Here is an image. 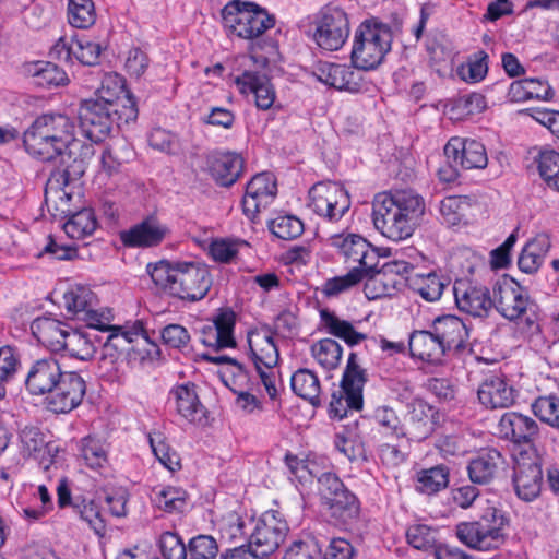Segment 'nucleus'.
I'll list each match as a JSON object with an SVG mask.
<instances>
[{
  "mask_svg": "<svg viewBox=\"0 0 559 559\" xmlns=\"http://www.w3.org/2000/svg\"><path fill=\"white\" fill-rule=\"evenodd\" d=\"M169 399L177 414L185 420L200 423L204 418L205 408L200 402L194 384L188 382L174 386Z\"/></svg>",
  "mask_w": 559,
  "mask_h": 559,
  "instance_id": "nucleus-31",
  "label": "nucleus"
},
{
  "mask_svg": "<svg viewBox=\"0 0 559 559\" xmlns=\"http://www.w3.org/2000/svg\"><path fill=\"white\" fill-rule=\"evenodd\" d=\"M488 72V55L480 50L469 56L465 62L456 69L457 76L469 84H475L485 79Z\"/></svg>",
  "mask_w": 559,
  "mask_h": 559,
  "instance_id": "nucleus-53",
  "label": "nucleus"
},
{
  "mask_svg": "<svg viewBox=\"0 0 559 559\" xmlns=\"http://www.w3.org/2000/svg\"><path fill=\"white\" fill-rule=\"evenodd\" d=\"M486 503L488 506L478 521L462 522L455 527L457 539L468 548L478 551L498 549L506 540L507 518L489 500H486Z\"/></svg>",
  "mask_w": 559,
  "mask_h": 559,
  "instance_id": "nucleus-6",
  "label": "nucleus"
},
{
  "mask_svg": "<svg viewBox=\"0 0 559 559\" xmlns=\"http://www.w3.org/2000/svg\"><path fill=\"white\" fill-rule=\"evenodd\" d=\"M322 549L312 536L294 540L286 549L283 559H321Z\"/></svg>",
  "mask_w": 559,
  "mask_h": 559,
  "instance_id": "nucleus-63",
  "label": "nucleus"
},
{
  "mask_svg": "<svg viewBox=\"0 0 559 559\" xmlns=\"http://www.w3.org/2000/svg\"><path fill=\"white\" fill-rule=\"evenodd\" d=\"M212 280L205 265L195 263H177V274L171 286V295L191 301L205 297Z\"/></svg>",
  "mask_w": 559,
  "mask_h": 559,
  "instance_id": "nucleus-16",
  "label": "nucleus"
},
{
  "mask_svg": "<svg viewBox=\"0 0 559 559\" xmlns=\"http://www.w3.org/2000/svg\"><path fill=\"white\" fill-rule=\"evenodd\" d=\"M269 228L277 238L292 240L302 234L304 224L294 215H280L270 222Z\"/></svg>",
  "mask_w": 559,
  "mask_h": 559,
  "instance_id": "nucleus-62",
  "label": "nucleus"
},
{
  "mask_svg": "<svg viewBox=\"0 0 559 559\" xmlns=\"http://www.w3.org/2000/svg\"><path fill=\"white\" fill-rule=\"evenodd\" d=\"M91 99H99L109 107L118 108L119 118L126 123L135 121L138 118L136 99L127 88L124 78L118 73H105L95 97Z\"/></svg>",
  "mask_w": 559,
  "mask_h": 559,
  "instance_id": "nucleus-15",
  "label": "nucleus"
},
{
  "mask_svg": "<svg viewBox=\"0 0 559 559\" xmlns=\"http://www.w3.org/2000/svg\"><path fill=\"white\" fill-rule=\"evenodd\" d=\"M409 350L413 357L430 364H440L448 354L444 345L430 331H415L409 336Z\"/></svg>",
  "mask_w": 559,
  "mask_h": 559,
  "instance_id": "nucleus-36",
  "label": "nucleus"
},
{
  "mask_svg": "<svg viewBox=\"0 0 559 559\" xmlns=\"http://www.w3.org/2000/svg\"><path fill=\"white\" fill-rule=\"evenodd\" d=\"M241 64L246 67L243 72L235 76V84L240 94L245 96H255L257 91L260 90V83L266 79V74L261 72V69L266 66L264 58H257L253 56H245L241 59Z\"/></svg>",
  "mask_w": 559,
  "mask_h": 559,
  "instance_id": "nucleus-39",
  "label": "nucleus"
},
{
  "mask_svg": "<svg viewBox=\"0 0 559 559\" xmlns=\"http://www.w3.org/2000/svg\"><path fill=\"white\" fill-rule=\"evenodd\" d=\"M80 457L87 467L100 472L108 464V445L99 438L87 436L80 441Z\"/></svg>",
  "mask_w": 559,
  "mask_h": 559,
  "instance_id": "nucleus-45",
  "label": "nucleus"
},
{
  "mask_svg": "<svg viewBox=\"0 0 559 559\" xmlns=\"http://www.w3.org/2000/svg\"><path fill=\"white\" fill-rule=\"evenodd\" d=\"M512 481L518 497L523 501L537 498L543 485V473L537 457L527 453L515 456Z\"/></svg>",
  "mask_w": 559,
  "mask_h": 559,
  "instance_id": "nucleus-20",
  "label": "nucleus"
},
{
  "mask_svg": "<svg viewBox=\"0 0 559 559\" xmlns=\"http://www.w3.org/2000/svg\"><path fill=\"white\" fill-rule=\"evenodd\" d=\"M409 407V427L406 436L413 440H424L435 430L439 419L438 412L423 400H414Z\"/></svg>",
  "mask_w": 559,
  "mask_h": 559,
  "instance_id": "nucleus-34",
  "label": "nucleus"
},
{
  "mask_svg": "<svg viewBox=\"0 0 559 559\" xmlns=\"http://www.w3.org/2000/svg\"><path fill=\"white\" fill-rule=\"evenodd\" d=\"M331 246L335 248L347 263H357L352 269H362L368 274L379 262V252L370 242L357 234H337L330 238Z\"/></svg>",
  "mask_w": 559,
  "mask_h": 559,
  "instance_id": "nucleus-17",
  "label": "nucleus"
},
{
  "mask_svg": "<svg viewBox=\"0 0 559 559\" xmlns=\"http://www.w3.org/2000/svg\"><path fill=\"white\" fill-rule=\"evenodd\" d=\"M248 247V242L240 239L217 238L209 247L211 258L219 263H231L236 261L239 252Z\"/></svg>",
  "mask_w": 559,
  "mask_h": 559,
  "instance_id": "nucleus-54",
  "label": "nucleus"
},
{
  "mask_svg": "<svg viewBox=\"0 0 559 559\" xmlns=\"http://www.w3.org/2000/svg\"><path fill=\"white\" fill-rule=\"evenodd\" d=\"M245 159L236 152H215L207 156L206 169L214 181L223 187L234 185L242 175Z\"/></svg>",
  "mask_w": 559,
  "mask_h": 559,
  "instance_id": "nucleus-27",
  "label": "nucleus"
},
{
  "mask_svg": "<svg viewBox=\"0 0 559 559\" xmlns=\"http://www.w3.org/2000/svg\"><path fill=\"white\" fill-rule=\"evenodd\" d=\"M321 325L326 333L342 338L350 346L357 345L366 338L354 325L326 309L320 311Z\"/></svg>",
  "mask_w": 559,
  "mask_h": 559,
  "instance_id": "nucleus-43",
  "label": "nucleus"
},
{
  "mask_svg": "<svg viewBox=\"0 0 559 559\" xmlns=\"http://www.w3.org/2000/svg\"><path fill=\"white\" fill-rule=\"evenodd\" d=\"M408 263L406 262H391L383 265L377 273L366 276L364 280L365 296L370 299H378L386 296H392L403 284V278L400 276L402 273L408 271Z\"/></svg>",
  "mask_w": 559,
  "mask_h": 559,
  "instance_id": "nucleus-24",
  "label": "nucleus"
},
{
  "mask_svg": "<svg viewBox=\"0 0 559 559\" xmlns=\"http://www.w3.org/2000/svg\"><path fill=\"white\" fill-rule=\"evenodd\" d=\"M509 96L516 103L530 99L550 100L554 91L548 82L530 78L513 82L509 88Z\"/></svg>",
  "mask_w": 559,
  "mask_h": 559,
  "instance_id": "nucleus-40",
  "label": "nucleus"
},
{
  "mask_svg": "<svg viewBox=\"0 0 559 559\" xmlns=\"http://www.w3.org/2000/svg\"><path fill=\"white\" fill-rule=\"evenodd\" d=\"M486 106V99L481 94L471 93L450 100L445 105L444 114L451 120L460 121L483 112Z\"/></svg>",
  "mask_w": 559,
  "mask_h": 559,
  "instance_id": "nucleus-42",
  "label": "nucleus"
},
{
  "mask_svg": "<svg viewBox=\"0 0 559 559\" xmlns=\"http://www.w3.org/2000/svg\"><path fill=\"white\" fill-rule=\"evenodd\" d=\"M551 248V239L547 233H539L523 247L519 259V269L526 274L536 273Z\"/></svg>",
  "mask_w": 559,
  "mask_h": 559,
  "instance_id": "nucleus-35",
  "label": "nucleus"
},
{
  "mask_svg": "<svg viewBox=\"0 0 559 559\" xmlns=\"http://www.w3.org/2000/svg\"><path fill=\"white\" fill-rule=\"evenodd\" d=\"M19 441L21 454L35 460L44 469H48L61 452L57 442L48 440L47 436L33 425H26L21 429Z\"/></svg>",
  "mask_w": 559,
  "mask_h": 559,
  "instance_id": "nucleus-19",
  "label": "nucleus"
},
{
  "mask_svg": "<svg viewBox=\"0 0 559 559\" xmlns=\"http://www.w3.org/2000/svg\"><path fill=\"white\" fill-rule=\"evenodd\" d=\"M412 285L424 300L435 302L441 298L448 280L438 272L420 273L414 275Z\"/></svg>",
  "mask_w": 559,
  "mask_h": 559,
  "instance_id": "nucleus-44",
  "label": "nucleus"
},
{
  "mask_svg": "<svg viewBox=\"0 0 559 559\" xmlns=\"http://www.w3.org/2000/svg\"><path fill=\"white\" fill-rule=\"evenodd\" d=\"M366 276L367 274L364 273L362 269H350L344 275L325 281L322 286V293L328 297H336L343 293L349 292Z\"/></svg>",
  "mask_w": 559,
  "mask_h": 559,
  "instance_id": "nucleus-55",
  "label": "nucleus"
},
{
  "mask_svg": "<svg viewBox=\"0 0 559 559\" xmlns=\"http://www.w3.org/2000/svg\"><path fill=\"white\" fill-rule=\"evenodd\" d=\"M146 274L157 288L167 290L171 294L173 282H175L177 274V264L171 265L166 260L148 263L146 265Z\"/></svg>",
  "mask_w": 559,
  "mask_h": 559,
  "instance_id": "nucleus-60",
  "label": "nucleus"
},
{
  "mask_svg": "<svg viewBox=\"0 0 559 559\" xmlns=\"http://www.w3.org/2000/svg\"><path fill=\"white\" fill-rule=\"evenodd\" d=\"M343 355L342 346L332 338H323L312 344L311 356L325 370L338 367Z\"/></svg>",
  "mask_w": 559,
  "mask_h": 559,
  "instance_id": "nucleus-52",
  "label": "nucleus"
},
{
  "mask_svg": "<svg viewBox=\"0 0 559 559\" xmlns=\"http://www.w3.org/2000/svg\"><path fill=\"white\" fill-rule=\"evenodd\" d=\"M219 547L217 540L205 534L192 537L188 544V554L190 559H215Z\"/></svg>",
  "mask_w": 559,
  "mask_h": 559,
  "instance_id": "nucleus-64",
  "label": "nucleus"
},
{
  "mask_svg": "<svg viewBox=\"0 0 559 559\" xmlns=\"http://www.w3.org/2000/svg\"><path fill=\"white\" fill-rule=\"evenodd\" d=\"M33 76L35 84L43 87L60 86L68 82L67 73L47 61H38L34 64Z\"/></svg>",
  "mask_w": 559,
  "mask_h": 559,
  "instance_id": "nucleus-58",
  "label": "nucleus"
},
{
  "mask_svg": "<svg viewBox=\"0 0 559 559\" xmlns=\"http://www.w3.org/2000/svg\"><path fill=\"white\" fill-rule=\"evenodd\" d=\"M537 168L548 188L559 191V153L554 150L542 151Z\"/></svg>",
  "mask_w": 559,
  "mask_h": 559,
  "instance_id": "nucleus-57",
  "label": "nucleus"
},
{
  "mask_svg": "<svg viewBox=\"0 0 559 559\" xmlns=\"http://www.w3.org/2000/svg\"><path fill=\"white\" fill-rule=\"evenodd\" d=\"M147 439L153 455L166 469L171 473L180 469V456L170 447L163 427H157L150 431Z\"/></svg>",
  "mask_w": 559,
  "mask_h": 559,
  "instance_id": "nucleus-41",
  "label": "nucleus"
},
{
  "mask_svg": "<svg viewBox=\"0 0 559 559\" xmlns=\"http://www.w3.org/2000/svg\"><path fill=\"white\" fill-rule=\"evenodd\" d=\"M102 52V46L87 36L74 37L72 39L73 61L82 64L94 66L97 63Z\"/></svg>",
  "mask_w": 559,
  "mask_h": 559,
  "instance_id": "nucleus-61",
  "label": "nucleus"
},
{
  "mask_svg": "<svg viewBox=\"0 0 559 559\" xmlns=\"http://www.w3.org/2000/svg\"><path fill=\"white\" fill-rule=\"evenodd\" d=\"M96 20L92 0H68V21L76 28H87Z\"/></svg>",
  "mask_w": 559,
  "mask_h": 559,
  "instance_id": "nucleus-56",
  "label": "nucleus"
},
{
  "mask_svg": "<svg viewBox=\"0 0 559 559\" xmlns=\"http://www.w3.org/2000/svg\"><path fill=\"white\" fill-rule=\"evenodd\" d=\"M471 204L463 197H447L440 202V217L443 224L448 226H459L467 223V214Z\"/></svg>",
  "mask_w": 559,
  "mask_h": 559,
  "instance_id": "nucleus-50",
  "label": "nucleus"
},
{
  "mask_svg": "<svg viewBox=\"0 0 559 559\" xmlns=\"http://www.w3.org/2000/svg\"><path fill=\"white\" fill-rule=\"evenodd\" d=\"M98 222L92 209H82L69 216L63 224L64 233L72 239H84L97 228Z\"/></svg>",
  "mask_w": 559,
  "mask_h": 559,
  "instance_id": "nucleus-48",
  "label": "nucleus"
},
{
  "mask_svg": "<svg viewBox=\"0 0 559 559\" xmlns=\"http://www.w3.org/2000/svg\"><path fill=\"white\" fill-rule=\"evenodd\" d=\"M85 392L84 379L75 371H64L47 395V407L56 414L69 413L81 404Z\"/></svg>",
  "mask_w": 559,
  "mask_h": 559,
  "instance_id": "nucleus-18",
  "label": "nucleus"
},
{
  "mask_svg": "<svg viewBox=\"0 0 559 559\" xmlns=\"http://www.w3.org/2000/svg\"><path fill=\"white\" fill-rule=\"evenodd\" d=\"M431 330L448 353L465 347L468 331L459 317L453 314L437 317L432 321Z\"/></svg>",
  "mask_w": 559,
  "mask_h": 559,
  "instance_id": "nucleus-29",
  "label": "nucleus"
},
{
  "mask_svg": "<svg viewBox=\"0 0 559 559\" xmlns=\"http://www.w3.org/2000/svg\"><path fill=\"white\" fill-rule=\"evenodd\" d=\"M424 213L423 198L412 191H399L394 194L382 192L372 201L374 228L392 241L409 238Z\"/></svg>",
  "mask_w": 559,
  "mask_h": 559,
  "instance_id": "nucleus-2",
  "label": "nucleus"
},
{
  "mask_svg": "<svg viewBox=\"0 0 559 559\" xmlns=\"http://www.w3.org/2000/svg\"><path fill=\"white\" fill-rule=\"evenodd\" d=\"M78 320L83 321L90 329L110 332L102 354V364L111 365L108 370H117L115 365L119 360L123 361V354H129L130 345L140 337V320H135L131 328L110 325V311H99L95 307H90Z\"/></svg>",
  "mask_w": 559,
  "mask_h": 559,
  "instance_id": "nucleus-7",
  "label": "nucleus"
},
{
  "mask_svg": "<svg viewBox=\"0 0 559 559\" xmlns=\"http://www.w3.org/2000/svg\"><path fill=\"white\" fill-rule=\"evenodd\" d=\"M492 306L506 319H524L530 328L537 329V306L530 299L525 288L508 275L492 286Z\"/></svg>",
  "mask_w": 559,
  "mask_h": 559,
  "instance_id": "nucleus-8",
  "label": "nucleus"
},
{
  "mask_svg": "<svg viewBox=\"0 0 559 559\" xmlns=\"http://www.w3.org/2000/svg\"><path fill=\"white\" fill-rule=\"evenodd\" d=\"M236 318L230 310H221L214 318L201 328V342L213 349L234 348Z\"/></svg>",
  "mask_w": 559,
  "mask_h": 559,
  "instance_id": "nucleus-25",
  "label": "nucleus"
},
{
  "mask_svg": "<svg viewBox=\"0 0 559 559\" xmlns=\"http://www.w3.org/2000/svg\"><path fill=\"white\" fill-rule=\"evenodd\" d=\"M249 356L270 399L280 392L281 382L275 367L280 360L276 333L269 326H255L247 332Z\"/></svg>",
  "mask_w": 559,
  "mask_h": 559,
  "instance_id": "nucleus-5",
  "label": "nucleus"
},
{
  "mask_svg": "<svg viewBox=\"0 0 559 559\" xmlns=\"http://www.w3.org/2000/svg\"><path fill=\"white\" fill-rule=\"evenodd\" d=\"M453 294L460 311L473 317H485L492 307V296L487 287L467 280H456Z\"/></svg>",
  "mask_w": 559,
  "mask_h": 559,
  "instance_id": "nucleus-21",
  "label": "nucleus"
},
{
  "mask_svg": "<svg viewBox=\"0 0 559 559\" xmlns=\"http://www.w3.org/2000/svg\"><path fill=\"white\" fill-rule=\"evenodd\" d=\"M392 34L390 27L377 19L362 21L355 29L350 61L358 70H373L381 64L391 50Z\"/></svg>",
  "mask_w": 559,
  "mask_h": 559,
  "instance_id": "nucleus-4",
  "label": "nucleus"
},
{
  "mask_svg": "<svg viewBox=\"0 0 559 559\" xmlns=\"http://www.w3.org/2000/svg\"><path fill=\"white\" fill-rule=\"evenodd\" d=\"M503 465V459L495 449H488L474 457L468 466V476L474 484L490 483Z\"/></svg>",
  "mask_w": 559,
  "mask_h": 559,
  "instance_id": "nucleus-37",
  "label": "nucleus"
},
{
  "mask_svg": "<svg viewBox=\"0 0 559 559\" xmlns=\"http://www.w3.org/2000/svg\"><path fill=\"white\" fill-rule=\"evenodd\" d=\"M349 32L348 14L341 7L330 4L318 14L311 37L321 49L336 51L344 46Z\"/></svg>",
  "mask_w": 559,
  "mask_h": 559,
  "instance_id": "nucleus-11",
  "label": "nucleus"
},
{
  "mask_svg": "<svg viewBox=\"0 0 559 559\" xmlns=\"http://www.w3.org/2000/svg\"><path fill=\"white\" fill-rule=\"evenodd\" d=\"M477 395L487 408H506L513 404L515 391L503 376L490 374L480 383Z\"/></svg>",
  "mask_w": 559,
  "mask_h": 559,
  "instance_id": "nucleus-28",
  "label": "nucleus"
},
{
  "mask_svg": "<svg viewBox=\"0 0 559 559\" xmlns=\"http://www.w3.org/2000/svg\"><path fill=\"white\" fill-rule=\"evenodd\" d=\"M499 435L513 442H528L538 433V425L528 416L509 412L501 416L498 424Z\"/></svg>",
  "mask_w": 559,
  "mask_h": 559,
  "instance_id": "nucleus-32",
  "label": "nucleus"
},
{
  "mask_svg": "<svg viewBox=\"0 0 559 559\" xmlns=\"http://www.w3.org/2000/svg\"><path fill=\"white\" fill-rule=\"evenodd\" d=\"M444 155L453 165L465 169H483L488 164L484 144L473 139L451 138L444 146Z\"/></svg>",
  "mask_w": 559,
  "mask_h": 559,
  "instance_id": "nucleus-23",
  "label": "nucleus"
},
{
  "mask_svg": "<svg viewBox=\"0 0 559 559\" xmlns=\"http://www.w3.org/2000/svg\"><path fill=\"white\" fill-rule=\"evenodd\" d=\"M308 206L319 216L335 222L349 210L350 198L337 182H318L309 191Z\"/></svg>",
  "mask_w": 559,
  "mask_h": 559,
  "instance_id": "nucleus-14",
  "label": "nucleus"
},
{
  "mask_svg": "<svg viewBox=\"0 0 559 559\" xmlns=\"http://www.w3.org/2000/svg\"><path fill=\"white\" fill-rule=\"evenodd\" d=\"M277 194L276 178L272 173L264 171L255 175L248 182L242 200L245 214L253 218L260 211L266 209Z\"/></svg>",
  "mask_w": 559,
  "mask_h": 559,
  "instance_id": "nucleus-22",
  "label": "nucleus"
},
{
  "mask_svg": "<svg viewBox=\"0 0 559 559\" xmlns=\"http://www.w3.org/2000/svg\"><path fill=\"white\" fill-rule=\"evenodd\" d=\"M119 109L106 105L99 99H85L79 110L80 130L82 135L91 143H100L107 139L116 120Z\"/></svg>",
  "mask_w": 559,
  "mask_h": 559,
  "instance_id": "nucleus-12",
  "label": "nucleus"
},
{
  "mask_svg": "<svg viewBox=\"0 0 559 559\" xmlns=\"http://www.w3.org/2000/svg\"><path fill=\"white\" fill-rule=\"evenodd\" d=\"M366 382L365 372L352 353L343 374L341 385L332 392L329 405L330 416L342 419L349 411H359L362 407V389Z\"/></svg>",
  "mask_w": 559,
  "mask_h": 559,
  "instance_id": "nucleus-9",
  "label": "nucleus"
},
{
  "mask_svg": "<svg viewBox=\"0 0 559 559\" xmlns=\"http://www.w3.org/2000/svg\"><path fill=\"white\" fill-rule=\"evenodd\" d=\"M154 506L166 512L181 510L185 506V492L176 487H160L151 496Z\"/></svg>",
  "mask_w": 559,
  "mask_h": 559,
  "instance_id": "nucleus-59",
  "label": "nucleus"
},
{
  "mask_svg": "<svg viewBox=\"0 0 559 559\" xmlns=\"http://www.w3.org/2000/svg\"><path fill=\"white\" fill-rule=\"evenodd\" d=\"M98 343L95 333L70 328L61 352H66L71 358L87 361L94 357Z\"/></svg>",
  "mask_w": 559,
  "mask_h": 559,
  "instance_id": "nucleus-38",
  "label": "nucleus"
},
{
  "mask_svg": "<svg viewBox=\"0 0 559 559\" xmlns=\"http://www.w3.org/2000/svg\"><path fill=\"white\" fill-rule=\"evenodd\" d=\"M251 523L252 519L248 515L243 516L237 512H229L216 521V526L223 538L237 542L248 538Z\"/></svg>",
  "mask_w": 559,
  "mask_h": 559,
  "instance_id": "nucleus-49",
  "label": "nucleus"
},
{
  "mask_svg": "<svg viewBox=\"0 0 559 559\" xmlns=\"http://www.w3.org/2000/svg\"><path fill=\"white\" fill-rule=\"evenodd\" d=\"M319 491L331 515L341 522L355 519L360 510L357 497L348 491L337 476L324 473L318 478Z\"/></svg>",
  "mask_w": 559,
  "mask_h": 559,
  "instance_id": "nucleus-13",
  "label": "nucleus"
},
{
  "mask_svg": "<svg viewBox=\"0 0 559 559\" xmlns=\"http://www.w3.org/2000/svg\"><path fill=\"white\" fill-rule=\"evenodd\" d=\"M25 151L41 162L59 160L63 170L52 173L47 181L46 198L55 192L60 200H70L66 187L72 177L85 173L86 162L94 148L76 136L75 121L62 114L37 117L23 134Z\"/></svg>",
  "mask_w": 559,
  "mask_h": 559,
  "instance_id": "nucleus-1",
  "label": "nucleus"
},
{
  "mask_svg": "<svg viewBox=\"0 0 559 559\" xmlns=\"http://www.w3.org/2000/svg\"><path fill=\"white\" fill-rule=\"evenodd\" d=\"M293 391L312 405L319 404L320 382L317 374L309 369H299L290 379Z\"/></svg>",
  "mask_w": 559,
  "mask_h": 559,
  "instance_id": "nucleus-51",
  "label": "nucleus"
},
{
  "mask_svg": "<svg viewBox=\"0 0 559 559\" xmlns=\"http://www.w3.org/2000/svg\"><path fill=\"white\" fill-rule=\"evenodd\" d=\"M449 485V469L443 465L424 468L416 473L415 488L418 492L433 495Z\"/></svg>",
  "mask_w": 559,
  "mask_h": 559,
  "instance_id": "nucleus-46",
  "label": "nucleus"
},
{
  "mask_svg": "<svg viewBox=\"0 0 559 559\" xmlns=\"http://www.w3.org/2000/svg\"><path fill=\"white\" fill-rule=\"evenodd\" d=\"M219 15L222 27L231 39H258L276 23L275 15L266 8L249 0L228 1Z\"/></svg>",
  "mask_w": 559,
  "mask_h": 559,
  "instance_id": "nucleus-3",
  "label": "nucleus"
},
{
  "mask_svg": "<svg viewBox=\"0 0 559 559\" xmlns=\"http://www.w3.org/2000/svg\"><path fill=\"white\" fill-rule=\"evenodd\" d=\"M70 326L68 323L51 316H43L33 320L31 331L33 336L47 349L59 353Z\"/></svg>",
  "mask_w": 559,
  "mask_h": 559,
  "instance_id": "nucleus-30",
  "label": "nucleus"
},
{
  "mask_svg": "<svg viewBox=\"0 0 559 559\" xmlns=\"http://www.w3.org/2000/svg\"><path fill=\"white\" fill-rule=\"evenodd\" d=\"M63 302L67 311L79 319L90 307L96 306V296L88 286L74 284L64 292Z\"/></svg>",
  "mask_w": 559,
  "mask_h": 559,
  "instance_id": "nucleus-47",
  "label": "nucleus"
},
{
  "mask_svg": "<svg viewBox=\"0 0 559 559\" xmlns=\"http://www.w3.org/2000/svg\"><path fill=\"white\" fill-rule=\"evenodd\" d=\"M288 525L277 511H266L258 519H252L248 535L249 548L255 557L263 558L282 545L288 534Z\"/></svg>",
  "mask_w": 559,
  "mask_h": 559,
  "instance_id": "nucleus-10",
  "label": "nucleus"
},
{
  "mask_svg": "<svg viewBox=\"0 0 559 559\" xmlns=\"http://www.w3.org/2000/svg\"><path fill=\"white\" fill-rule=\"evenodd\" d=\"M316 75L320 82L340 91L355 93L361 86L359 73L346 64L323 63Z\"/></svg>",
  "mask_w": 559,
  "mask_h": 559,
  "instance_id": "nucleus-33",
  "label": "nucleus"
},
{
  "mask_svg": "<svg viewBox=\"0 0 559 559\" xmlns=\"http://www.w3.org/2000/svg\"><path fill=\"white\" fill-rule=\"evenodd\" d=\"M63 373L57 359L52 357L38 359L28 369L25 380L26 389L33 395H48Z\"/></svg>",
  "mask_w": 559,
  "mask_h": 559,
  "instance_id": "nucleus-26",
  "label": "nucleus"
}]
</instances>
